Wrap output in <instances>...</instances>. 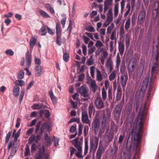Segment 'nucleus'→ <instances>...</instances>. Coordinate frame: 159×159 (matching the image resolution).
Segmentation results:
<instances>
[{
  "instance_id": "obj_1",
  "label": "nucleus",
  "mask_w": 159,
  "mask_h": 159,
  "mask_svg": "<svg viewBox=\"0 0 159 159\" xmlns=\"http://www.w3.org/2000/svg\"><path fill=\"white\" fill-rule=\"evenodd\" d=\"M141 105L139 111L137 119V123L139 124V126L143 127V120L147 114V109L146 108V102L143 103L139 100L136 101L134 106L135 107V110L137 111L140 105Z\"/></svg>"
},
{
  "instance_id": "obj_2",
  "label": "nucleus",
  "mask_w": 159,
  "mask_h": 159,
  "mask_svg": "<svg viewBox=\"0 0 159 159\" xmlns=\"http://www.w3.org/2000/svg\"><path fill=\"white\" fill-rule=\"evenodd\" d=\"M159 66V63L156 62L155 63L152 67L151 71V75L150 77V84H153V81L156 78V74H157V72L159 70L158 67Z\"/></svg>"
},
{
  "instance_id": "obj_3",
  "label": "nucleus",
  "mask_w": 159,
  "mask_h": 159,
  "mask_svg": "<svg viewBox=\"0 0 159 159\" xmlns=\"http://www.w3.org/2000/svg\"><path fill=\"white\" fill-rule=\"evenodd\" d=\"M124 98H123L119 104L116 106L114 111V115L115 117H117L120 116L122 108L124 105Z\"/></svg>"
},
{
  "instance_id": "obj_4",
  "label": "nucleus",
  "mask_w": 159,
  "mask_h": 159,
  "mask_svg": "<svg viewBox=\"0 0 159 159\" xmlns=\"http://www.w3.org/2000/svg\"><path fill=\"white\" fill-rule=\"evenodd\" d=\"M35 159H49V157L45 153L44 148L40 149L35 156Z\"/></svg>"
},
{
  "instance_id": "obj_5",
  "label": "nucleus",
  "mask_w": 159,
  "mask_h": 159,
  "mask_svg": "<svg viewBox=\"0 0 159 159\" xmlns=\"http://www.w3.org/2000/svg\"><path fill=\"white\" fill-rule=\"evenodd\" d=\"M78 92L84 98H87L89 96L88 88L87 87L82 86L80 88L78 89Z\"/></svg>"
},
{
  "instance_id": "obj_6",
  "label": "nucleus",
  "mask_w": 159,
  "mask_h": 159,
  "mask_svg": "<svg viewBox=\"0 0 159 159\" xmlns=\"http://www.w3.org/2000/svg\"><path fill=\"white\" fill-rule=\"evenodd\" d=\"M95 103L98 109H101L105 107V104L101 97L97 98L95 101Z\"/></svg>"
},
{
  "instance_id": "obj_7",
  "label": "nucleus",
  "mask_w": 159,
  "mask_h": 159,
  "mask_svg": "<svg viewBox=\"0 0 159 159\" xmlns=\"http://www.w3.org/2000/svg\"><path fill=\"white\" fill-rule=\"evenodd\" d=\"M146 15V12L144 10L141 11L139 13L138 19L139 24H143L145 20Z\"/></svg>"
},
{
  "instance_id": "obj_8",
  "label": "nucleus",
  "mask_w": 159,
  "mask_h": 159,
  "mask_svg": "<svg viewBox=\"0 0 159 159\" xmlns=\"http://www.w3.org/2000/svg\"><path fill=\"white\" fill-rule=\"evenodd\" d=\"M35 75L37 77H40L43 74V68L40 66L36 65L35 67Z\"/></svg>"
},
{
  "instance_id": "obj_9",
  "label": "nucleus",
  "mask_w": 159,
  "mask_h": 159,
  "mask_svg": "<svg viewBox=\"0 0 159 159\" xmlns=\"http://www.w3.org/2000/svg\"><path fill=\"white\" fill-rule=\"evenodd\" d=\"M25 57L26 61V66L29 68L30 66L31 62V55L30 54L29 51L26 52Z\"/></svg>"
},
{
  "instance_id": "obj_10",
  "label": "nucleus",
  "mask_w": 159,
  "mask_h": 159,
  "mask_svg": "<svg viewBox=\"0 0 159 159\" xmlns=\"http://www.w3.org/2000/svg\"><path fill=\"white\" fill-rule=\"evenodd\" d=\"M128 80L127 74L122 75L120 76V83L123 89H125Z\"/></svg>"
},
{
  "instance_id": "obj_11",
  "label": "nucleus",
  "mask_w": 159,
  "mask_h": 159,
  "mask_svg": "<svg viewBox=\"0 0 159 159\" xmlns=\"http://www.w3.org/2000/svg\"><path fill=\"white\" fill-rule=\"evenodd\" d=\"M81 120L83 123H89V119L86 111H84L82 112Z\"/></svg>"
},
{
  "instance_id": "obj_12",
  "label": "nucleus",
  "mask_w": 159,
  "mask_h": 159,
  "mask_svg": "<svg viewBox=\"0 0 159 159\" xmlns=\"http://www.w3.org/2000/svg\"><path fill=\"white\" fill-rule=\"evenodd\" d=\"M100 123L99 120L95 119L92 124V127L95 131H97L99 128Z\"/></svg>"
},
{
  "instance_id": "obj_13",
  "label": "nucleus",
  "mask_w": 159,
  "mask_h": 159,
  "mask_svg": "<svg viewBox=\"0 0 159 159\" xmlns=\"http://www.w3.org/2000/svg\"><path fill=\"white\" fill-rule=\"evenodd\" d=\"M103 149L102 146H99L96 153V159H101L102 155L103 152Z\"/></svg>"
},
{
  "instance_id": "obj_14",
  "label": "nucleus",
  "mask_w": 159,
  "mask_h": 159,
  "mask_svg": "<svg viewBox=\"0 0 159 159\" xmlns=\"http://www.w3.org/2000/svg\"><path fill=\"white\" fill-rule=\"evenodd\" d=\"M106 65L109 70L110 72H111L113 67V62L111 57H109L107 61Z\"/></svg>"
},
{
  "instance_id": "obj_15",
  "label": "nucleus",
  "mask_w": 159,
  "mask_h": 159,
  "mask_svg": "<svg viewBox=\"0 0 159 159\" xmlns=\"http://www.w3.org/2000/svg\"><path fill=\"white\" fill-rule=\"evenodd\" d=\"M89 88L94 93L95 92L97 88V85L96 84L95 80H93L91 81Z\"/></svg>"
},
{
  "instance_id": "obj_16",
  "label": "nucleus",
  "mask_w": 159,
  "mask_h": 159,
  "mask_svg": "<svg viewBox=\"0 0 159 159\" xmlns=\"http://www.w3.org/2000/svg\"><path fill=\"white\" fill-rule=\"evenodd\" d=\"M125 49V46L123 42L119 43L118 50L120 54L122 56L123 54Z\"/></svg>"
},
{
  "instance_id": "obj_17",
  "label": "nucleus",
  "mask_w": 159,
  "mask_h": 159,
  "mask_svg": "<svg viewBox=\"0 0 159 159\" xmlns=\"http://www.w3.org/2000/svg\"><path fill=\"white\" fill-rule=\"evenodd\" d=\"M79 139V138L77 137L72 141V143L76 148L81 147V142L78 141Z\"/></svg>"
},
{
  "instance_id": "obj_18",
  "label": "nucleus",
  "mask_w": 159,
  "mask_h": 159,
  "mask_svg": "<svg viewBox=\"0 0 159 159\" xmlns=\"http://www.w3.org/2000/svg\"><path fill=\"white\" fill-rule=\"evenodd\" d=\"M122 89L120 87H118L117 89V93L116 96V101L118 102L121 98L122 95Z\"/></svg>"
},
{
  "instance_id": "obj_19",
  "label": "nucleus",
  "mask_w": 159,
  "mask_h": 159,
  "mask_svg": "<svg viewBox=\"0 0 159 159\" xmlns=\"http://www.w3.org/2000/svg\"><path fill=\"white\" fill-rule=\"evenodd\" d=\"M20 88L17 86H15L13 89V95L15 97H17L19 94Z\"/></svg>"
},
{
  "instance_id": "obj_20",
  "label": "nucleus",
  "mask_w": 159,
  "mask_h": 159,
  "mask_svg": "<svg viewBox=\"0 0 159 159\" xmlns=\"http://www.w3.org/2000/svg\"><path fill=\"white\" fill-rule=\"evenodd\" d=\"M56 34L57 35H61V25L60 23H57L56 25Z\"/></svg>"
},
{
  "instance_id": "obj_21",
  "label": "nucleus",
  "mask_w": 159,
  "mask_h": 159,
  "mask_svg": "<svg viewBox=\"0 0 159 159\" xmlns=\"http://www.w3.org/2000/svg\"><path fill=\"white\" fill-rule=\"evenodd\" d=\"M76 148L78 150V152L75 153V156L78 158L82 159L83 158V156L81 154V153L82 152V147H80Z\"/></svg>"
},
{
  "instance_id": "obj_22",
  "label": "nucleus",
  "mask_w": 159,
  "mask_h": 159,
  "mask_svg": "<svg viewBox=\"0 0 159 159\" xmlns=\"http://www.w3.org/2000/svg\"><path fill=\"white\" fill-rule=\"evenodd\" d=\"M48 128V125L47 123H45L42 124L40 129L39 132L40 133V134H43V133L45 129H46Z\"/></svg>"
},
{
  "instance_id": "obj_23",
  "label": "nucleus",
  "mask_w": 159,
  "mask_h": 159,
  "mask_svg": "<svg viewBox=\"0 0 159 159\" xmlns=\"http://www.w3.org/2000/svg\"><path fill=\"white\" fill-rule=\"evenodd\" d=\"M39 14L44 18H50V16L45 11L42 10L39 11Z\"/></svg>"
},
{
  "instance_id": "obj_24",
  "label": "nucleus",
  "mask_w": 159,
  "mask_h": 159,
  "mask_svg": "<svg viewBox=\"0 0 159 159\" xmlns=\"http://www.w3.org/2000/svg\"><path fill=\"white\" fill-rule=\"evenodd\" d=\"M49 94L53 103H55L56 101V97L53 94V91L52 90H50L49 91Z\"/></svg>"
},
{
  "instance_id": "obj_25",
  "label": "nucleus",
  "mask_w": 159,
  "mask_h": 159,
  "mask_svg": "<svg viewBox=\"0 0 159 159\" xmlns=\"http://www.w3.org/2000/svg\"><path fill=\"white\" fill-rule=\"evenodd\" d=\"M117 150L118 146L114 143L113 145V148L111 149L110 150L111 155H115L116 153Z\"/></svg>"
},
{
  "instance_id": "obj_26",
  "label": "nucleus",
  "mask_w": 159,
  "mask_h": 159,
  "mask_svg": "<svg viewBox=\"0 0 159 159\" xmlns=\"http://www.w3.org/2000/svg\"><path fill=\"white\" fill-rule=\"evenodd\" d=\"M97 80L99 82L101 81L102 80V75L100 71L98 69H97Z\"/></svg>"
},
{
  "instance_id": "obj_27",
  "label": "nucleus",
  "mask_w": 159,
  "mask_h": 159,
  "mask_svg": "<svg viewBox=\"0 0 159 159\" xmlns=\"http://www.w3.org/2000/svg\"><path fill=\"white\" fill-rule=\"evenodd\" d=\"M102 128L103 130V132L105 130L106 133H107L109 130V126L106 124V123H102Z\"/></svg>"
},
{
  "instance_id": "obj_28",
  "label": "nucleus",
  "mask_w": 159,
  "mask_h": 159,
  "mask_svg": "<svg viewBox=\"0 0 159 159\" xmlns=\"http://www.w3.org/2000/svg\"><path fill=\"white\" fill-rule=\"evenodd\" d=\"M141 137V135L139 133H138L136 136L134 135V139L136 140L138 144L140 143Z\"/></svg>"
},
{
  "instance_id": "obj_29",
  "label": "nucleus",
  "mask_w": 159,
  "mask_h": 159,
  "mask_svg": "<svg viewBox=\"0 0 159 159\" xmlns=\"http://www.w3.org/2000/svg\"><path fill=\"white\" fill-rule=\"evenodd\" d=\"M36 42V39L35 38H31L30 41V45L31 48H33L35 45Z\"/></svg>"
},
{
  "instance_id": "obj_30",
  "label": "nucleus",
  "mask_w": 159,
  "mask_h": 159,
  "mask_svg": "<svg viewBox=\"0 0 159 159\" xmlns=\"http://www.w3.org/2000/svg\"><path fill=\"white\" fill-rule=\"evenodd\" d=\"M148 83L147 82L146 84H143L142 86L140 88V91L141 92H142L143 94H144L146 91L147 85H148Z\"/></svg>"
},
{
  "instance_id": "obj_31",
  "label": "nucleus",
  "mask_w": 159,
  "mask_h": 159,
  "mask_svg": "<svg viewBox=\"0 0 159 159\" xmlns=\"http://www.w3.org/2000/svg\"><path fill=\"white\" fill-rule=\"evenodd\" d=\"M121 62L120 58L119 53H118L116 57V67H118Z\"/></svg>"
},
{
  "instance_id": "obj_32",
  "label": "nucleus",
  "mask_w": 159,
  "mask_h": 159,
  "mask_svg": "<svg viewBox=\"0 0 159 159\" xmlns=\"http://www.w3.org/2000/svg\"><path fill=\"white\" fill-rule=\"evenodd\" d=\"M118 7L119 3H116L115 5L114 8V15L115 16H117L118 15L119 12Z\"/></svg>"
},
{
  "instance_id": "obj_33",
  "label": "nucleus",
  "mask_w": 159,
  "mask_h": 159,
  "mask_svg": "<svg viewBox=\"0 0 159 159\" xmlns=\"http://www.w3.org/2000/svg\"><path fill=\"white\" fill-rule=\"evenodd\" d=\"M94 108L93 105H90L89 107V116H91L93 112L94 113Z\"/></svg>"
},
{
  "instance_id": "obj_34",
  "label": "nucleus",
  "mask_w": 159,
  "mask_h": 159,
  "mask_svg": "<svg viewBox=\"0 0 159 159\" xmlns=\"http://www.w3.org/2000/svg\"><path fill=\"white\" fill-rule=\"evenodd\" d=\"M116 71L113 70L109 76V79L110 81L114 80L116 76Z\"/></svg>"
},
{
  "instance_id": "obj_35",
  "label": "nucleus",
  "mask_w": 159,
  "mask_h": 159,
  "mask_svg": "<svg viewBox=\"0 0 159 159\" xmlns=\"http://www.w3.org/2000/svg\"><path fill=\"white\" fill-rule=\"evenodd\" d=\"M130 24V19L129 18L126 20L125 25V29L127 30L129 28Z\"/></svg>"
},
{
  "instance_id": "obj_36",
  "label": "nucleus",
  "mask_w": 159,
  "mask_h": 159,
  "mask_svg": "<svg viewBox=\"0 0 159 159\" xmlns=\"http://www.w3.org/2000/svg\"><path fill=\"white\" fill-rule=\"evenodd\" d=\"M15 84H16V86H22L25 84V82L24 81L22 80H16L14 82Z\"/></svg>"
},
{
  "instance_id": "obj_37",
  "label": "nucleus",
  "mask_w": 159,
  "mask_h": 159,
  "mask_svg": "<svg viewBox=\"0 0 159 159\" xmlns=\"http://www.w3.org/2000/svg\"><path fill=\"white\" fill-rule=\"evenodd\" d=\"M56 42V43L59 46L61 45L62 42L61 35H57Z\"/></svg>"
},
{
  "instance_id": "obj_38",
  "label": "nucleus",
  "mask_w": 159,
  "mask_h": 159,
  "mask_svg": "<svg viewBox=\"0 0 159 159\" xmlns=\"http://www.w3.org/2000/svg\"><path fill=\"white\" fill-rule=\"evenodd\" d=\"M102 99L104 100L107 99V93L104 87L102 89Z\"/></svg>"
},
{
  "instance_id": "obj_39",
  "label": "nucleus",
  "mask_w": 159,
  "mask_h": 159,
  "mask_svg": "<svg viewBox=\"0 0 159 159\" xmlns=\"http://www.w3.org/2000/svg\"><path fill=\"white\" fill-rule=\"evenodd\" d=\"M125 134L124 133L122 135H120L119 138V140L118 141V143L120 144L122 143L125 137Z\"/></svg>"
},
{
  "instance_id": "obj_40",
  "label": "nucleus",
  "mask_w": 159,
  "mask_h": 159,
  "mask_svg": "<svg viewBox=\"0 0 159 159\" xmlns=\"http://www.w3.org/2000/svg\"><path fill=\"white\" fill-rule=\"evenodd\" d=\"M88 141L87 140H85V147L84 155H85L88 152Z\"/></svg>"
},
{
  "instance_id": "obj_41",
  "label": "nucleus",
  "mask_w": 159,
  "mask_h": 159,
  "mask_svg": "<svg viewBox=\"0 0 159 159\" xmlns=\"http://www.w3.org/2000/svg\"><path fill=\"white\" fill-rule=\"evenodd\" d=\"M25 150V151L24 153V156L25 157H26L30 154L29 147L28 144L26 145Z\"/></svg>"
},
{
  "instance_id": "obj_42",
  "label": "nucleus",
  "mask_w": 159,
  "mask_h": 159,
  "mask_svg": "<svg viewBox=\"0 0 159 159\" xmlns=\"http://www.w3.org/2000/svg\"><path fill=\"white\" fill-rule=\"evenodd\" d=\"M111 129L113 132H116L118 130V126L114 123L111 124Z\"/></svg>"
},
{
  "instance_id": "obj_43",
  "label": "nucleus",
  "mask_w": 159,
  "mask_h": 159,
  "mask_svg": "<svg viewBox=\"0 0 159 159\" xmlns=\"http://www.w3.org/2000/svg\"><path fill=\"white\" fill-rule=\"evenodd\" d=\"M69 55L67 52H65L63 54V59L66 62L68 61L69 59Z\"/></svg>"
},
{
  "instance_id": "obj_44",
  "label": "nucleus",
  "mask_w": 159,
  "mask_h": 159,
  "mask_svg": "<svg viewBox=\"0 0 159 159\" xmlns=\"http://www.w3.org/2000/svg\"><path fill=\"white\" fill-rule=\"evenodd\" d=\"M12 132L10 131L8 132L7 134V135L5 137V144H6L8 142L10 138L11 134Z\"/></svg>"
},
{
  "instance_id": "obj_45",
  "label": "nucleus",
  "mask_w": 159,
  "mask_h": 159,
  "mask_svg": "<svg viewBox=\"0 0 159 159\" xmlns=\"http://www.w3.org/2000/svg\"><path fill=\"white\" fill-rule=\"evenodd\" d=\"M94 140L95 145L94 146V148H93V150L95 151L96 150L98 147V139L97 137H95L94 138Z\"/></svg>"
},
{
  "instance_id": "obj_46",
  "label": "nucleus",
  "mask_w": 159,
  "mask_h": 159,
  "mask_svg": "<svg viewBox=\"0 0 159 159\" xmlns=\"http://www.w3.org/2000/svg\"><path fill=\"white\" fill-rule=\"evenodd\" d=\"M41 121H39L36 124V125L35 128V132L36 133L39 130L40 128V127L41 124Z\"/></svg>"
},
{
  "instance_id": "obj_47",
  "label": "nucleus",
  "mask_w": 159,
  "mask_h": 159,
  "mask_svg": "<svg viewBox=\"0 0 159 159\" xmlns=\"http://www.w3.org/2000/svg\"><path fill=\"white\" fill-rule=\"evenodd\" d=\"M95 46L97 48L99 49L103 46V44L100 40H98L96 41Z\"/></svg>"
},
{
  "instance_id": "obj_48",
  "label": "nucleus",
  "mask_w": 159,
  "mask_h": 159,
  "mask_svg": "<svg viewBox=\"0 0 159 159\" xmlns=\"http://www.w3.org/2000/svg\"><path fill=\"white\" fill-rule=\"evenodd\" d=\"M21 131V129H19L18 131H17V133H16L15 134L13 137H14V140L15 141H16L17 139L19 137Z\"/></svg>"
},
{
  "instance_id": "obj_49",
  "label": "nucleus",
  "mask_w": 159,
  "mask_h": 159,
  "mask_svg": "<svg viewBox=\"0 0 159 159\" xmlns=\"http://www.w3.org/2000/svg\"><path fill=\"white\" fill-rule=\"evenodd\" d=\"M40 31L41 32V35H45L47 33L45 27H42L40 30Z\"/></svg>"
},
{
  "instance_id": "obj_50",
  "label": "nucleus",
  "mask_w": 159,
  "mask_h": 159,
  "mask_svg": "<svg viewBox=\"0 0 159 159\" xmlns=\"http://www.w3.org/2000/svg\"><path fill=\"white\" fill-rule=\"evenodd\" d=\"M90 59L86 61V64L88 66H90L93 64V61L92 59L93 57L92 56H90Z\"/></svg>"
},
{
  "instance_id": "obj_51",
  "label": "nucleus",
  "mask_w": 159,
  "mask_h": 159,
  "mask_svg": "<svg viewBox=\"0 0 159 159\" xmlns=\"http://www.w3.org/2000/svg\"><path fill=\"white\" fill-rule=\"evenodd\" d=\"M108 98L109 101H111L112 99V94L111 90L109 89L108 91Z\"/></svg>"
},
{
  "instance_id": "obj_52",
  "label": "nucleus",
  "mask_w": 159,
  "mask_h": 159,
  "mask_svg": "<svg viewBox=\"0 0 159 159\" xmlns=\"http://www.w3.org/2000/svg\"><path fill=\"white\" fill-rule=\"evenodd\" d=\"M24 76V70H21L18 74V77L20 79H23Z\"/></svg>"
},
{
  "instance_id": "obj_53",
  "label": "nucleus",
  "mask_w": 159,
  "mask_h": 159,
  "mask_svg": "<svg viewBox=\"0 0 159 159\" xmlns=\"http://www.w3.org/2000/svg\"><path fill=\"white\" fill-rule=\"evenodd\" d=\"M5 53L7 55L12 56L14 55V52L11 50L8 49L5 51Z\"/></svg>"
},
{
  "instance_id": "obj_54",
  "label": "nucleus",
  "mask_w": 159,
  "mask_h": 159,
  "mask_svg": "<svg viewBox=\"0 0 159 159\" xmlns=\"http://www.w3.org/2000/svg\"><path fill=\"white\" fill-rule=\"evenodd\" d=\"M42 134H40V133L39 132L38 134L37 135L35 139V142L37 143H38L39 141L40 140L41 138V136L43 135Z\"/></svg>"
},
{
  "instance_id": "obj_55",
  "label": "nucleus",
  "mask_w": 159,
  "mask_h": 159,
  "mask_svg": "<svg viewBox=\"0 0 159 159\" xmlns=\"http://www.w3.org/2000/svg\"><path fill=\"white\" fill-rule=\"evenodd\" d=\"M34 62L35 64L36 65L40 66L41 64L40 59L35 57L34 59Z\"/></svg>"
},
{
  "instance_id": "obj_56",
  "label": "nucleus",
  "mask_w": 159,
  "mask_h": 159,
  "mask_svg": "<svg viewBox=\"0 0 159 159\" xmlns=\"http://www.w3.org/2000/svg\"><path fill=\"white\" fill-rule=\"evenodd\" d=\"M86 30L90 32H94L95 31L94 28L92 26H89L86 29Z\"/></svg>"
},
{
  "instance_id": "obj_57",
  "label": "nucleus",
  "mask_w": 159,
  "mask_h": 159,
  "mask_svg": "<svg viewBox=\"0 0 159 159\" xmlns=\"http://www.w3.org/2000/svg\"><path fill=\"white\" fill-rule=\"evenodd\" d=\"M25 94V92L24 91H21L20 97H19V102H20V104L21 103L22 100L23 99L24 95Z\"/></svg>"
},
{
  "instance_id": "obj_58",
  "label": "nucleus",
  "mask_w": 159,
  "mask_h": 159,
  "mask_svg": "<svg viewBox=\"0 0 159 159\" xmlns=\"http://www.w3.org/2000/svg\"><path fill=\"white\" fill-rule=\"evenodd\" d=\"M113 0H106L104 2V4L110 6L112 4Z\"/></svg>"
},
{
  "instance_id": "obj_59",
  "label": "nucleus",
  "mask_w": 159,
  "mask_h": 159,
  "mask_svg": "<svg viewBox=\"0 0 159 159\" xmlns=\"http://www.w3.org/2000/svg\"><path fill=\"white\" fill-rule=\"evenodd\" d=\"M96 48L95 47H93L89 49L88 51V53L89 55H90L93 53L96 50Z\"/></svg>"
},
{
  "instance_id": "obj_60",
  "label": "nucleus",
  "mask_w": 159,
  "mask_h": 159,
  "mask_svg": "<svg viewBox=\"0 0 159 159\" xmlns=\"http://www.w3.org/2000/svg\"><path fill=\"white\" fill-rule=\"evenodd\" d=\"M135 66L134 64L131 65V68H128V73L129 74L130 73H132L134 70Z\"/></svg>"
},
{
  "instance_id": "obj_61",
  "label": "nucleus",
  "mask_w": 159,
  "mask_h": 159,
  "mask_svg": "<svg viewBox=\"0 0 159 159\" xmlns=\"http://www.w3.org/2000/svg\"><path fill=\"white\" fill-rule=\"evenodd\" d=\"M90 74L92 77H94V67L93 66H91L90 68Z\"/></svg>"
},
{
  "instance_id": "obj_62",
  "label": "nucleus",
  "mask_w": 159,
  "mask_h": 159,
  "mask_svg": "<svg viewBox=\"0 0 159 159\" xmlns=\"http://www.w3.org/2000/svg\"><path fill=\"white\" fill-rule=\"evenodd\" d=\"M82 125L81 123H80L79 125V130H78V135L79 136L81 135L82 133Z\"/></svg>"
},
{
  "instance_id": "obj_63",
  "label": "nucleus",
  "mask_w": 159,
  "mask_h": 159,
  "mask_svg": "<svg viewBox=\"0 0 159 159\" xmlns=\"http://www.w3.org/2000/svg\"><path fill=\"white\" fill-rule=\"evenodd\" d=\"M14 142L13 140L9 142L8 145L7 146V150L8 151H9L13 145H14Z\"/></svg>"
},
{
  "instance_id": "obj_64",
  "label": "nucleus",
  "mask_w": 159,
  "mask_h": 159,
  "mask_svg": "<svg viewBox=\"0 0 159 159\" xmlns=\"http://www.w3.org/2000/svg\"><path fill=\"white\" fill-rule=\"evenodd\" d=\"M74 122H75L79 123L80 122V119L79 118L77 119L75 118H72L70 119L69 121L70 123H72Z\"/></svg>"
}]
</instances>
